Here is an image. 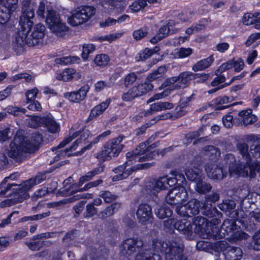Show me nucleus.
<instances>
[{"label":"nucleus","mask_w":260,"mask_h":260,"mask_svg":"<svg viewBox=\"0 0 260 260\" xmlns=\"http://www.w3.org/2000/svg\"><path fill=\"white\" fill-rule=\"evenodd\" d=\"M152 248L154 253L144 250L138 253L136 260H161L159 252L164 253L166 260H185L182 254V248L176 242L164 243L158 239L152 240Z\"/></svg>","instance_id":"nucleus-1"},{"label":"nucleus","mask_w":260,"mask_h":260,"mask_svg":"<svg viewBox=\"0 0 260 260\" xmlns=\"http://www.w3.org/2000/svg\"><path fill=\"white\" fill-rule=\"evenodd\" d=\"M42 142V135L38 132L32 133L30 139L17 134L10 144L8 155L19 160L24 152L32 153L37 150Z\"/></svg>","instance_id":"nucleus-2"},{"label":"nucleus","mask_w":260,"mask_h":260,"mask_svg":"<svg viewBox=\"0 0 260 260\" xmlns=\"http://www.w3.org/2000/svg\"><path fill=\"white\" fill-rule=\"evenodd\" d=\"M236 148L239 153L241 155V159L240 160L242 164L243 168L239 171H235L232 168H230L231 173L237 174L238 172L242 175V177L249 176L251 178L254 177L257 172L260 171V163L257 160L253 159L249 147L245 143H239L236 145Z\"/></svg>","instance_id":"nucleus-3"},{"label":"nucleus","mask_w":260,"mask_h":260,"mask_svg":"<svg viewBox=\"0 0 260 260\" xmlns=\"http://www.w3.org/2000/svg\"><path fill=\"white\" fill-rule=\"evenodd\" d=\"M195 226L194 232L203 237V238H209L211 236L208 228L209 226L207 223V219L203 217H197L194 219L193 223H191L186 219L181 220H176L175 224V229L179 231L182 234L189 236L192 233V226Z\"/></svg>","instance_id":"nucleus-4"},{"label":"nucleus","mask_w":260,"mask_h":260,"mask_svg":"<svg viewBox=\"0 0 260 260\" xmlns=\"http://www.w3.org/2000/svg\"><path fill=\"white\" fill-rule=\"evenodd\" d=\"M90 132L89 130L86 129L85 128H83L82 129H80L79 131H77L76 132L73 133L71 132L70 133V136H69L66 139H64L57 146V148H61L69 143H70L71 141H72L74 139L76 138L77 137L80 136V138L78 139L70 147V149H66L64 150H58L57 151V155L54 157L53 162L55 161H58L60 158L65 156L66 155L70 156L71 154H68L67 153L70 150L72 151L76 149L77 146L80 144L84 143L89 137L90 136Z\"/></svg>","instance_id":"nucleus-5"},{"label":"nucleus","mask_w":260,"mask_h":260,"mask_svg":"<svg viewBox=\"0 0 260 260\" xmlns=\"http://www.w3.org/2000/svg\"><path fill=\"white\" fill-rule=\"evenodd\" d=\"M124 138V136H119L108 141L104 145L102 150L94 154V157L103 161L117 157L124 147V145L121 144Z\"/></svg>","instance_id":"nucleus-6"},{"label":"nucleus","mask_w":260,"mask_h":260,"mask_svg":"<svg viewBox=\"0 0 260 260\" xmlns=\"http://www.w3.org/2000/svg\"><path fill=\"white\" fill-rule=\"evenodd\" d=\"M96 13V9L91 6H82L76 9L68 18V22L76 26L90 20Z\"/></svg>","instance_id":"nucleus-7"},{"label":"nucleus","mask_w":260,"mask_h":260,"mask_svg":"<svg viewBox=\"0 0 260 260\" xmlns=\"http://www.w3.org/2000/svg\"><path fill=\"white\" fill-rule=\"evenodd\" d=\"M46 23L51 31L58 37H63L68 31V27L54 11H47Z\"/></svg>","instance_id":"nucleus-8"},{"label":"nucleus","mask_w":260,"mask_h":260,"mask_svg":"<svg viewBox=\"0 0 260 260\" xmlns=\"http://www.w3.org/2000/svg\"><path fill=\"white\" fill-rule=\"evenodd\" d=\"M154 165V163H144L137 165L135 166L129 167L126 169L124 165H121L113 170V171L117 175L114 176L112 178L113 181L121 180L128 177L131 173L138 170H145L150 168Z\"/></svg>","instance_id":"nucleus-9"},{"label":"nucleus","mask_w":260,"mask_h":260,"mask_svg":"<svg viewBox=\"0 0 260 260\" xmlns=\"http://www.w3.org/2000/svg\"><path fill=\"white\" fill-rule=\"evenodd\" d=\"M187 198V192L185 188L182 185H177L169 191L166 197V201L169 204H177L186 201Z\"/></svg>","instance_id":"nucleus-10"},{"label":"nucleus","mask_w":260,"mask_h":260,"mask_svg":"<svg viewBox=\"0 0 260 260\" xmlns=\"http://www.w3.org/2000/svg\"><path fill=\"white\" fill-rule=\"evenodd\" d=\"M19 23L21 27L15 35L14 42V45L18 48L22 47L25 44L28 45V34L34 24V22L28 21L21 23L20 20Z\"/></svg>","instance_id":"nucleus-11"},{"label":"nucleus","mask_w":260,"mask_h":260,"mask_svg":"<svg viewBox=\"0 0 260 260\" xmlns=\"http://www.w3.org/2000/svg\"><path fill=\"white\" fill-rule=\"evenodd\" d=\"M193 73L189 71H186L181 73L178 76L168 78L165 82V86L170 85L177 83L173 85V89L184 88L187 87L192 79Z\"/></svg>","instance_id":"nucleus-12"},{"label":"nucleus","mask_w":260,"mask_h":260,"mask_svg":"<svg viewBox=\"0 0 260 260\" xmlns=\"http://www.w3.org/2000/svg\"><path fill=\"white\" fill-rule=\"evenodd\" d=\"M221 231H224L227 236H230L233 240L247 239L249 236L245 233L237 230V225L234 219H226L222 223Z\"/></svg>","instance_id":"nucleus-13"},{"label":"nucleus","mask_w":260,"mask_h":260,"mask_svg":"<svg viewBox=\"0 0 260 260\" xmlns=\"http://www.w3.org/2000/svg\"><path fill=\"white\" fill-rule=\"evenodd\" d=\"M144 245L142 240L138 237L128 238L123 241L120 247V252L124 256H127L133 254L137 248Z\"/></svg>","instance_id":"nucleus-14"},{"label":"nucleus","mask_w":260,"mask_h":260,"mask_svg":"<svg viewBox=\"0 0 260 260\" xmlns=\"http://www.w3.org/2000/svg\"><path fill=\"white\" fill-rule=\"evenodd\" d=\"M207 176L213 180H221L226 177L227 172L223 166L216 162H209L205 167Z\"/></svg>","instance_id":"nucleus-15"},{"label":"nucleus","mask_w":260,"mask_h":260,"mask_svg":"<svg viewBox=\"0 0 260 260\" xmlns=\"http://www.w3.org/2000/svg\"><path fill=\"white\" fill-rule=\"evenodd\" d=\"M217 245L220 250L224 252L226 260H239L242 257V251L240 248L230 246L223 241L219 242Z\"/></svg>","instance_id":"nucleus-16"},{"label":"nucleus","mask_w":260,"mask_h":260,"mask_svg":"<svg viewBox=\"0 0 260 260\" xmlns=\"http://www.w3.org/2000/svg\"><path fill=\"white\" fill-rule=\"evenodd\" d=\"M136 216L138 222L142 225L151 222L153 219L151 207L145 203L140 204L136 212Z\"/></svg>","instance_id":"nucleus-17"},{"label":"nucleus","mask_w":260,"mask_h":260,"mask_svg":"<svg viewBox=\"0 0 260 260\" xmlns=\"http://www.w3.org/2000/svg\"><path fill=\"white\" fill-rule=\"evenodd\" d=\"M45 30L46 28L43 24L41 23L36 24L31 34L28 37V46L42 45Z\"/></svg>","instance_id":"nucleus-18"},{"label":"nucleus","mask_w":260,"mask_h":260,"mask_svg":"<svg viewBox=\"0 0 260 260\" xmlns=\"http://www.w3.org/2000/svg\"><path fill=\"white\" fill-rule=\"evenodd\" d=\"M148 145V141L142 143L136 149L126 153V156L127 160L123 165L126 167V169L129 168L128 167L132 164V161L135 160L139 155L144 154L150 151L152 146Z\"/></svg>","instance_id":"nucleus-19"},{"label":"nucleus","mask_w":260,"mask_h":260,"mask_svg":"<svg viewBox=\"0 0 260 260\" xmlns=\"http://www.w3.org/2000/svg\"><path fill=\"white\" fill-rule=\"evenodd\" d=\"M36 121H39L47 129V131L52 134H56L60 130L59 124L57 123L51 116H47L43 117H35Z\"/></svg>","instance_id":"nucleus-20"},{"label":"nucleus","mask_w":260,"mask_h":260,"mask_svg":"<svg viewBox=\"0 0 260 260\" xmlns=\"http://www.w3.org/2000/svg\"><path fill=\"white\" fill-rule=\"evenodd\" d=\"M18 186V190H17V192L15 194L14 198L13 199H6L2 201L0 205L1 207L4 208L7 206H11L15 204L22 202L29 197V194L24 191V190L21 188L20 185Z\"/></svg>","instance_id":"nucleus-21"},{"label":"nucleus","mask_w":260,"mask_h":260,"mask_svg":"<svg viewBox=\"0 0 260 260\" xmlns=\"http://www.w3.org/2000/svg\"><path fill=\"white\" fill-rule=\"evenodd\" d=\"M167 176L160 177L149 182L148 189L151 194L155 195L160 190L167 188Z\"/></svg>","instance_id":"nucleus-22"},{"label":"nucleus","mask_w":260,"mask_h":260,"mask_svg":"<svg viewBox=\"0 0 260 260\" xmlns=\"http://www.w3.org/2000/svg\"><path fill=\"white\" fill-rule=\"evenodd\" d=\"M31 0H22V14L20 17V22L33 21L32 19L35 16L34 11L31 6Z\"/></svg>","instance_id":"nucleus-23"},{"label":"nucleus","mask_w":260,"mask_h":260,"mask_svg":"<svg viewBox=\"0 0 260 260\" xmlns=\"http://www.w3.org/2000/svg\"><path fill=\"white\" fill-rule=\"evenodd\" d=\"M242 22L245 25L253 24L255 28L260 29V13H245L242 17Z\"/></svg>","instance_id":"nucleus-24"},{"label":"nucleus","mask_w":260,"mask_h":260,"mask_svg":"<svg viewBox=\"0 0 260 260\" xmlns=\"http://www.w3.org/2000/svg\"><path fill=\"white\" fill-rule=\"evenodd\" d=\"M225 164L227 166H229V171L230 176L231 177H236V176H242V175L239 172L237 174L231 173L230 171V168H232L235 171H239L240 169L243 168L242 164L240 162V164L238 166H237L236 164V159L232 154H228L225 155L224 159L223 160L222 165Z\"/></svg>","instance_id":"nucleus-25"},{"label":"nucleus","mask_w":260,"mask_h":260,"mask_svg":"<svg viewBox=\"0 0 260 260\" xmlns=\"http://www.w3.org/2000/svg\"><path fill=\"white\" fill-rule=\"evenodd\" d=\"M177 30V29H173L171 22H169L168 25H164L159 28L156 36L151 39V42L154 44L156 43L168 36L170 32L174 34Z\"/></svg>","instance_id":"nucleus-26"},{"label":"nucleus","mask_w":260,"mask_h":260,"mask_svg":"<svg viewBox=\"0 0 260 260\" xmlns=\"http://www.w3.org/2000/svg\"><path fill=\"white\" fill-rule=\"evenodd\" d=\"M81 77L80 73L76 72L73 69H67L61 73H57L56 79L58 80L68 81L72 79L78 80Z\"/></svg>","instance_id":"nucleus-27"},{"label":"nucleus","mask_w":260,"mask_h":260,"mask_svg":"<svg viewBox=\"0 0 260 260\" xmlns=\"http://www.w3.org/2000/svg\"><path fill=\"white\" fill-rule=\"evenodd\" d=\"M46 179V176L45 174L40 173L37 175L35 178H32L24 181L20 185V186H21V188L24 191L27 192L34 186L41 183Z\"/></svg>","instance_id":"nucleus-28"},{"label":"nucleus","mask_w":260,"mask_h":260,"mask_svg":"<svg viewBox=\"0 0 260 260\" xmlns=\"http://www.w3.org/2000/svg\"><path fill=\"white\" fill-rule=\"evenodd\" d=\"M121 204L120 203H114L100 211L98 214V216L100 219H106L114 215V214L119 210Z\"/></svg>","instance_id":"nucleus-29"},{"label":"nucleus","mask_w":260,"mask_h":260,"mask_svg":"<svg viewBox=\"0 0 260 260\" xmlns=\"http://www.w3.org/2000/svg\"><path fill=\"white\" fill-rule=\"evenodd\" d=\"M213 60L214 58L212 55H210L206 58L201 59L193 65L192 70L194 72L204 71L211 66Z\"/></svg>","instance_id":"nucleus-30"},{"label":"nucleus","mask_w":260,"mask_h":260,"mask_svg":"<svg viewBox=\"0 0 260 260\" xmlns=\"http://www.w3.org/2000/svg\"><path fill=\"white\" fill-rule=\"evenodd\" d=\"M242 121L241 123L244 125L251 124L256 121L254 115L252 114V110L248 109L247 110H243L238 114Z\"/></svg>","instance_id":"nucleus-31"},{"label":"nucleus","mask_w":260,"mask_h":260,"mask_svg":"<svg viewBox=\"0 0 260 260\" xmlns=\"http://www.w3.org/2000/svg\"><path fill=\"white\" fill-rule=\"evenodd\" d=\"M195 190L199 194H205L210 192L212 189V185L202 180V177L196 182Z\"/></svg>","instance_id":"nucleus-32"},{"label":"nucleus","mask_w":260,"mask_h":260,"mask_svg":"<svg viewBox=\"0 0 260 260\" xmlns=\"http://www.w3.org/2000/svg\"><path fill=\"white\" fill-rule=\"evenodd\" d=\"M174 106L173 103L169 102H159L153 103L150 105V110L152 114L167 110H170L174 108Z\"/></svg>","instance_id":"nucleus-33"},{"label":"nucleus","mask_w":260,"mask_h":260,"mask_svg":"<svg viewBox=\"0 0 260 260\" xmlns=\"http://www.w3.org/2000/svg\"><path fill=\"white\" fill-rule=\"evenodd\" d=\"M110 101V100L108 99L105 102L94 107L91 111L89 118H93L101 114L108 108Z\"/></svg>","instance_id":"nucleus-34"},{"label":"nucleus","mask_w":260,"mask_h":260,"mask_svg":"<svg viewBox=\"0 0 260 260\" xmlns=\"http://www.w3.org/2000/svg\"><path fill=\"white\" fill-rule=\"evenodd\" d=\"M186 207L189 213V217L197 215L199 213L200 207V202L197 199H192L186 204Z\"/></svg>","instance_id":"nucleus-35"},{"label":"nucleus","mask_w":260,"mask_h":260,"mask_svg":"<svg viewBox=\"0 0 260 260\" xmlns=\"http://www.w3.org/2000/svg\"><path fill=\"white\" fill-rule=\"evenodd\" d=\"M185 175L188 180L196 182L202 177L201 171L197 168H187L185 171Z\"/></svg>","instance_id":"nucleus-36"},{"label":"nucleus","mask_w":260,"mask_h":260,"mask_svg":"<svg viewBox=\"0 0 260 260\" xmlns=\"http://www.w3.org/2000/svg\"><path fill=\"white\" fill-rule=\"evenodd\" d=\"M154 212L156 216L160 219L169 217L172 214V210L166 206H158Z\"/></svg>","instance_id":"nucleus-37"},{"label":"nucleus","mask_w":260,"mask_h":260,"mask_svg":"<svg viewBox=\"0 0 260 260\" xmlns=\"http://www.w3.org/2000/svg\"><path fill=\"white\" fill-rule=\"evenodd\" d=\"M166 72L167 68L166 66H160L156 70L154 71L147 76V80L152 82L162 77Z\"/></svg>","instance_id":"nucleus-38"},{"label":"nucleus","mask_w":260,"mask_h":260,"mask_svg":"<svg viewBox=\"0 0 260 260\" xmlns=\"http://www.w3.org/2000/svg\"><path fill=\"white\" fill-rule=\"evenodd\" d=\"M80 61V58L77 56H66L55 60L56 63L61 64H69L71 63H77Z\"/></svg>","instance_id":"nucleus-39"},{"label":"nucleus","mask_w":260,"mask_h":260,"mask_svg":"<svg viewBox=\"0 0 260 260\" xmlns=\"http://www.w3.org/2000/svg\"><path fill=\"white\" fill-rule=\"evenodd\" d=\"M95 49V46L92 44H84L82 46V57L84 60H86L89 55L92 53Z\"/></svg>","instance_id":"nucleus-40"},{"label":"nucleus","mask_w":260,"mask_h":260,"mask_svg":"<svg viewBox=\"0 0 260 260\" xmlns=\"http://www.w3.org/2000/svg\"><path fill=\"white\" fill-rule=\"evenodd\" d=\"M109 61V56L105 54L97 55L94 58V62L100 67H105L107 66Z\"/></svg>","instance_id":"nucleus-41"},{"label":"nucleus","mask_w":260,"mask_h":260,"mask_svg":"<svg viewBox=\"0 0 260 260\" xmlns=\"http://www.w3.org/2000/svg\"><path fill=\"white\" fill-rule=\"evenodd\" d=\"M187 106V102H181L176 107L175 109V113L173 117L177 118L185 115L187 113V111L185 110V108Z\"/></svg>","instance_id":"nucleus-42"},{"label":"nucleus","mask_w":260,"mask_h":260,"mask_svg":"<svg viewBox=\"0 0 260 260\" xmlns=\"http://www.w3.org/2000/svg\"><path fill=\"white\" fill-rule=\"evenodd\" d=\"M250 152L253 158L260 157V140L254 141L253 144L250 146Z\"/></svg>","instance_id":"nucleus-43"},{"label":"nucleus","mask_w":260,"mask_h":260,"mask_svg":"<svg viewBox=\"0 0 260 260\" xmlns=\"http://www.w3.org/2000/svg\"><path fill=\"white\" fill-rule=\"evenodd\" d=\"M99 197L104 199L107 203H109L116 199V196L111 192L107 190H102L99 193Z\"/></svg>","instance_id":"nucleus-44"},{"label":"nucleus","mask_w":260,"mask_h":260,"mask_svg":"<svg viewBox=\"0 0 260 260\" xmlns=\"http://www.w3.org/2000/svg\"><path fill=\"white\" fill-rule=\"evenodd\" d=\"M147 5L145 0H137L130 5V8L133 12H137L144 9Z\"/></svg>","instance_id":"nucleus-45"},{"label":"nucleus","mask_w":260,"mask_h":260,"mask_svg":"<svg viewBox=\"0 0 260 260\" xmlns=\"http://www.w3.org/2000/svg\"><path fill=\"white\" fill-rule=\"evenodd\" d=\"M138 97L137 92L134 87L129 89L128 91L122 95V99L125 101H130Z\"/></svg>","instance_id":"nucleus-46"},{"label":"nucleus","mask_w":260,"mask_h":260,"mask_svg":"<svg viewBox=\"0 0 260 260\" xmlns=\"http://www.w3.org/2000/svg\"><path fill=\"white\" fill-rule=\"evenodd\" d=\"M98 209L93 204L89 203L86 205L84 213L85 217L90 218L95 215H98Z\"/></svg>","instance_id":"nucleus-47"},{"label":"nucleus","mask_w":260,"mask_h":260,"mask_svg":"<svg viewBox=\"0 0 260 260\" xmlns=\"http://www.w3.org/2000/svg\"><path fill=\"white\" fill-rule=\"evenodd\" d=\"M7 112L14 116H20L25 114L26 112V110L24 108L18 107L9 106L7 108Z\"/></svg>","instance_id":"nucleus-48"},{"label":"nucleus","mask_w":260,"mask_h":260,"mask_svg":"<svg viewBox=\"0 0 260 260\" xmlns=\"http://www.w3.org/2000/svg\"><path fill=\"white\" fill-rule=\"evenodd\" d=\"M89 87L87 85H85L81 87L78 91H75L78 102L85 99Z\"/></svg>","instance_id":"nucleus-49"},{"label":"nucleus","mask_w":260,"mask_h":260,"mask_svg":"<svg viewBox=\"0 0 260 260\" xmlns=\"http://www.w3.org/2000/svg\"><path fill=\"white\" fill-rule=\"evenodd\" d=\"M193 53L192 49L190 48H181L176 53L177 57L183 58L189 56Z\"/></svg>","instance_id":"nucleus-50"},{"label":"nucleus","mask_w":260,"mask_h":260,"mask_svg":"<svg viewBox=\"0 0 260 260\" xmlns=\"http://www.w3.org/2000/svg\"><path fill=\"white\" fill-rule=\"evenodd\" d=\"M235 202L233 200H227L223 201V204L220 205V208L222 211H229L235 208Z\"/></svg>","instance_id":"nucleus-51"},{"label":"nucleus","mask_w":260,"mask_h":260,"mask_svg":"<svg viewBox=\"0 0 260 260\" xmlns=\"http://www.w3.org/2000/svg\"><path fill=\"white\" fill-rule=\"evenodd\" d=\"M120 2L121 0H100L99 5L104 8H106L107 6L115 8Z\"/></svg>","instance_id":"nucleus-52"},{"label":"nucleus","mask_w":260,"mask_h":260,"mask_svg":"<svg viewBox=\"0 0 260 260\" xmlns=\"http://www.w3.org/2000/svg\"><path fill=\"white\" fill-rule=\"evenodd\" d=\"M209 77V75L206 73L193 74L192 76L193 79L197 83H202L206 81Z\"/></svg>","instance_id":"nucleus-53"},{"label":"nucleus","mask_w":260,"mask_h":260,"mask_svg":"<svg viewBox=\"0 0 260 260\" xmlns=\"http://www.w3.org/2000/svg\"><path fill=\"white\" fill-rule=\"evenodd\" d=\"M137 75L135 73H131L127 74L124 79V85L126 87L133 84L137 79Z\"/></svg>","instance_id":"nucleus-54"},{"label":"nucleus","mask_w":260,"mask_h":260,"mask_svg":"<svg viewBox=\"0 0 260 260\" xmlns=\"http://www.w3.org/2000/svg\"><path fill=\"white\" fill-rule=\"evenodd\" d=\"M122 35V33H116L115 34H110L105 36L101 37L99 38V40L102 42L104 41H107L109 42H111L116 39L121 37Z\"/></svg>","instance_id":"nucleus-55"},{"label":"nucleus","mask_w":260,"mask_h":260,"mask_svg":"<svg viewBox=\"0 0 260 260\" xmlns=\"http://www.w3.org/2000/svg\"><path fill=\"white\" fill-rule=\"evenodd\" d=\"M219 199V194L217 191H213L211 193L209 194L205 197V203H214L218 201Z\"/></svg>","instance_id":"nucleus-56"},{"label":"nucleus","mask_w":260,"mask_h":260,"mask_svg":"<svg viewBox=\"0 0 260 260\" xmlns=\"http://www.w3.org/2000/svg\"><path fill=\"white\" fill-rule=\"evenodd\" d=\"M101 140L99 135L95 138L88 145L83 147L81 151L76 152L75 154L76 155L82 154L86 150L90 149L93 145L98 143Z\"/></svg>","instance_id":"nucleus-57"},{"label":"nucleus","mask_w":260,"mask_h":260,"mask_svg":"<svg viewBox=\"0 0 260 260\" xmlns=\"http://www.w3.org/2000/svg\"><path fill=\"white\" fill-rule=\"evenodd\" d=\"M205 150L207 155L209 156L214 155L216 158H217L220 154L219 150L213 146H207Z\"/></svg>","instance_id":"nucleus-58"},{"label":"nucleus","mask_w":260,"mask_h":260,"mask_svg":"<svg viewBox=\"0 0 260 260\" xmlns=\"http://www.w3.org/2000/svg\"><path fill=\"white\" fill-rule=\"evenodd\" d=\"M38 92L39 90L37 88H34L30 90H28L25 93V96L27 101V103L32 101H34L38 93Z\"/></svg>","instance_id":"nucleus-59"},{"label":"nucleus","mask_w":260,"mask_h":260,"mask_svg":"<svg viewBox=\"0 0 260 260\" xmlns=\"http://www.w3.org/2000/svg\"><path fill=\"white\" fill-rule=\"evenodd\" d=\"M170 174L174 177L176 180H177V181L179 184L183 183L185 180L184 175L179 171H172L170 173Z\"/></svg>","instance_id":"nucleus-60"},{"label":"nucleus","mask_w":260,"mask_h":260,"mask_svg":"<svg viewBox=\"0 0 260 260\" xmlns=\"http://www.w3.org/2000/svg\"><path fill=\"white\" fill-rule=\"evenodd\" d=\"M234 63V60L231 59L229 60L228 61L222 63L218 68V70L216 71V75H217L218 72H223L227 70H229L233 67V64Z\"/></svg>","instance_id":"nucleus-61"},{"label":"nucleus","mask_w":260,"mask_h":260,"mask_svg":"<svg viewBox=\"0 0 260 260\" xmlns=\"http://www.w3.org/2000/svg\"><path fill=\"white\" fill-rule=\"evenodd\" d=\"M47 193V188L43 187L35 192L33 196L31 197V199L33 201H36L38 199L45 196Z\"/></svg>","instance_id":"nucleus-62"},{"label":"nucleus","mask_w":260,"mask_h":260,"mask_svg":"<svg viewBox=\"0 0 260 260\" xmlns=\"http://www.w3.org/2000/svg\"><path fill=\"white\" fill-rule=\"evenodd\" d=\"M233 60L234 62L233 67L235 72H239L243 70L244 67V62L241 58H238L237 59L234 58Z\"/></svg>","instance_id":"nucleus-63"},{"label":"nucleus","mask_w":260,"mask_h":260,"mask_svg":"<svg viewBox=\"0 0 260 260\" xmlns=\"http://www.w3.org/2000/svg\"><path fill=\"white\" fill-rule=\"evenodd\" d=\"M147 33L148 32L146 30L142 29H139L135 30L133 32V35L135 40H139L145 37L147 35Z\"/></svg>","instance_id":"nucleus-64"}]
</instances>
